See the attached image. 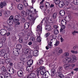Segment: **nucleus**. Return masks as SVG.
Here are the masks:
<instances>
[{
	"mask_svg": "<svg viewBox=\"0 0 78 78\" xmlns=\"http://www.w3.org/2000/svg\"><path fill=\"white\" fill-rule=\"evenodd\" d=\"M30 74V78H33L36 77V74L35 73H32Z\"/></svg>",
	"mask_w": 78,
	"mask_h": 78,
	"instance_id": "obj_22",
	"label": "nucleus"
},
{
	"mask_svg": "<svg viewBox=\"0 0 78 78\" xmlns=\"http://www.w3.org/2000/svg\"><path fill=\"white\" fill-rule=\"evenodd\" d=\"M26 13L27 14H31V12L30 10H29V9H27L26 10Z\"/></svg>",
	"mask_w": 78,
	"mask_h": 78,
	"instance_id": "obj_45",
	"label": "nucleus"
},
{
	"mask_svg": "<svg viewBox=\"0 0 78 78\" xmlns=\"http://www.w3.org/2000/svg\"><path fill=\"white\" fill-rule=\"evenodd\" d=\"M17 75L20 78H21L23 75V71L22 70H20L17 72Z\"/></svg>",
	"mask_w": 78,
	"mask_h": 78,
	"instance_id": "obj_8",
	"label": "nucleus"
},
{
	"mask_svg": "<svg viewBox=\"0 0 78 78\" xmlns=\"http://www.w3.org/2000/svg\"><path fill=\"white\" fill-rule=\"evenodd\" d=\"M64 30L63 29L61 28V29H60V32H61V33L63 32V31H64V30Z\"/></svg>",
	"mask_w": 78,
	"mask_h": 78,
	"instance_id": "obj_61",
	"label": "nucleus"
},
{
	"mask_svg": "<svg viewBox=\"0 0 78 78\" xmlns=\"http://www.w3.org/2000/svg\"><path fill=\"white\" fill-rule=\"evenodd\" d=\"M59 14L61 16H64L65 14H66V12L65 11L61 10L59 12Z\"/></svg>",
	"mask_w": 78,
	"mask_h": 78,
	"instance_id": "obj_14",
	"label": "nucleus"
},
{
	"mask_svg": "<svg viewBox=\"0 0 78 78\" xmlns=\"http://www.w3.org/2000/svg\"><path fill=\"white\" fill-rule=\"evenodd\" d=\"M45 5L46 7H47L48 6H50V3L47 2L45 3Z\"/></svg>",
	"mask_w": 78,
	"mask_h": 78,
	"instance_id": "obj_50",
	"label": "nucleus"
},
{
	"mask_svg": "<svg viewBox=\"0 0 78 78\" xmlns=\"http://www.w3.org/2000/svg\"><path fill=\"white\" fill-rule=\"evenodd\" d=\"M73 5H70L67 8V9H71L73 7Z\"/></svg>",
	"mask_w": 78,
	"mask_h": 78,
	"instance_id": "obj_49",
	"label": "nucleus"
},
{
	"mask_svg": "<svg viewBox=\"0 0 78 78\" xmlns=\"http://www.w3.org/2000/svg\"><path fill=\"white\" fill-rule=\"evenodd\" d=\"M16 47L17 48H17L19 51H20V49H21V48H22V45L20 44H17L16 46Z\"/></svg>",
	"mask_w": 78,
	"mask_h": 78,
	"instance_id": "obj_19",
	"label": "nucleus"
},
{
	"mask_svg": "<svg viewBox=\"0 0 78 78\" xmlns=\"http://www.w3.org/2000/svg\"><path fill=\"white\" fill-rule=\"evenodd\" d=\"M58 76L60 78H64V75L60 73H58Z\"/></svg>",
	"mask_w": 78,
	"mask_h": 78,
	"instance_id": "obj_24",
	"label": "nucleus"
},
{
	"mask_svg": "<svg viewBox=\"0 0 78 78\" xmlns=\"http://www.w3.org/2000/svg\"><path fill=\"white\" fill-rule=\"evenodd\" d=\"M56 72V70L54 68L52 69L51 70V76H53L55 75V74Z\"/></svg>",
	"mask_w": 78,
	"mask_h": 78,
	"instance_id": "obj_16",
	"label": "nucleus"
},
{
	"mask_svg": "<svg viewBox=\"0 0 78 78\" xmlns=\"http://www.w3.org/2000/svg\"><path fill=\"white\" fill-rule=\"evenodd\" d=\"M38 51L37 50H35L34 51H33V55L34 56H38Z\"/></svg>",
	"mask_w": 78,
	"mask_h": 78,
	"instance_id": "obj_15",
	"label": "nucleus"
},
{
	"mask_svg": "<svg viewBox=\"0 0 78 78\" xmlns=\"http://www.w3.org/2000/svg\"><path fill=\"white\" fill-rule=\"evenodd\" d=\"M13 7L14 4H11L9 6V9L10 10H12V9H13Z\"/></svg>",
	"mask_w": 78,
	"mask_h": 78,
	"instance_id": "obj_31",
	"label": "nucleus"
},
{
	"mask_svg": "<svg viewBox=\"0 0 78 78\" xmlns=\"http://www.w3.org/2000/svg\"><path fill=\"white\" fill-rule=\"evenodd\" d=\"M45 29L47 31H50L51 29V27L50 25H48L45 27Z\"/></svg>",
	"mask_w": 78,
	"mask_h": 78,
	"instance_id": "obj_17",
	"label": "nucleus"
},
{
	"mask_svg": "<svg viewBox=\"0 0 78 78\" xmlns=\"http://www.w3.org/2000/svg\"><path fill=\"white\" fill-rule=\"evenodd\" d=\"M19 40V42L20 43H22L23 42V38L22 37H20Z\"/></svg>",
	"mask_w": 78,
	"mask_h": 78,
	"instance_id": "obj_37",
	"label": "nucleus"
},
{
	"mask_svg": "<svg viewBox=\"0 0 78 78\" xmlns=\"http://www.w3.org/2000/svg\"><path fill=\"white\" fill-rule=\"evenodd\" d=\"M74 70H75L76 72H77V71L78 70V68H76L75 69H74Z\"/></svg>",
	"mask_w": 78,
	"mask_h": 78,
	"instance_id": "obj_63",
	"label": "nucleus"
},
{
	"mask_svg": "<svg viewBox=\"0 0 78 78\" xmlns=\"http://www.w3.org/2000/svg\"><path fill=\"white\" fill-rule=\"evenodd\" d=\"M71 52L72 53H73V54H76L77 53H78V51H74V50H71Z\"/></svg>",
	"mask_w": 78,
	"mask_h": 78,
	"instance_id": "obj_44",
	"label": "nucleus"
},
{
	"mask_svg": "<svg viewBox=\"0 0 78 78\" xmlns=\"http://www.w3.org/2000/svg\"><path fill=\"white\" fill-rule=\"evenodd\" d=\"M59 42L58 41H57L55 43V45H56V46L58 45H59Z\"/></svg>",
	"mask_w": 78,
	"mask_h": 78,
	"instance_id": "obj_56",
	"label": "nucleus"
},
{
	"mask_svg": "<svg viewBox=\"0 0 78 78\" xmlns=\"http://www.w3.org/2000/svg\"><path fill=\"white\" fill-rule=\"evenodd\" d=\"M60 39L61 42H62L64 41V39L62 38V37H61Z\"/></svg>",
	"mask_w": 78,
	"mask_h": 78,
	"instance_id": "obj_60",
	"label": "nucleus"
},
{
	"mask_svg": "<svg viewBox=\"0 0 78 78\" xmlns=\"http://www.w3.org/2000/svg\"><path fill=\"white\" fill-rule=\"evenodd\" d=\"M36 41L40 42H41V40L39 38V37H38L36 39Z\"/></svg>",
	"mask_w": 78,
	"mask_h": 78,
	"instance_id": "obj_42",
	"label": "nucleus"
},
{
	"mask_svg": "<svg viewBox=\"0 0 78 78\" xmlns=\"http://www.w3.org/2000/svg\"><path fill=\"white\" fill-rule=\"evenodd\" d=\"M30 39L32 41L34 42L35 41V40H36V39L34 37H32L30 38Z\"/></svg>",
	"mask_w": 78,
	"mask_h": 78,
	"instance_id": "obj_46",
	"label": "nucleus"
},
{
	"mask_svg": "<svg viewBox=\"0 0 78 78\" xmlns=\"http://www.w3.org/2000/svg\"><path fill=\"white\" fill-rule=\"evenodd\" d=\"M27 12L25 11H22L21 12V16H23V17H27Z\"/></svg>",
	"mask_w": 78,
	"mask_h": 78,
	"instance_id": "obj_18",
	"label": "nucleus"
},
{
	"mask_svg": "<svg viewBox=\"0 0 78 78\" xmlns=\"http://www.w3.org/2000/svg\"><path fill=\"white\" fill-rule=\"evenodd\" d=\"M1 54V55H2V56H4V58H8V57H6V54H5V50H4V49H2L0 51Z\"/></svg>",
	"mask_w": 78,
	"mask_h": 78,
	"instance_id": "obj_5",
	"label": "nucleus"
},
{
	"mask_svg": "<svg viewBox=\"0 0 78 78\" xmlns=\"http://www.w3.org/2000/svg\"><path fill=\"white\" fill-rule=\"evenodd\" d=\"M28 19H29V20H31L32 22H33L32 23H34V20H35V18L34 17V16L33 15H30V16L29 17Z\"/></svg>",
	"mask_w": 78,
	"mask_h": 78,
	"instance_id": "obj_6",
	"label": "nucleus"
},
{
	"mask_svg": "<svg viewBox=\"0 0 78 78\" xmlns=\"http://www.w3.org/2000/svg\"><path fill=\"white\" fill-rule=\"evenodd\" d=\"M49 34H50L49 33H46L45 34V37H47L48 36H49Z\"/></svg>",
	"mask_w": 78,
	"mask_h": 78,
	"instance_id": "obj_52",
	"label": "nucleus"
},
{
	"mask_svg": "<svg viewBox=\"0 0 78 78\" xmlns=\"http://www.w3.org/2000/svg\"><path fill=\"white\" fill-rule=\"evenodd\" d=\"M44 62V61L42 60H40V61L39 62V63L40 64H42V63Z\"/></svg>",
	"mask_w": 78,
	"mask_h": 78,
	"instance_id": "obj_54",
	"label": "nucleus"
},
{
	"mask_svg": "<svg viewBox=\"0 0 78 78\" xmlns=\"http://www.w3.org/2000/svg\"><path fill=\"white\" fill-rule=\"evenodd\" d=\"M0 5L1 8H3V6H4L2 2H1Z\"/></svg>",
	"mask_w": 78,
	"mask_h": 78,
	"instance_id": "obj_55",
	"label": "nucleus"
},
{
	"mask_svg": "<svg viewBox=\"0 0 78 78\" xmlns=\"http://www.w3.org/2000/svg\"><path fill=\"white\" fill-rule=\"evenodd\" d=\"M2 3L4 5V6H6L7 5L6 4V2H2Z\"/></svg>",
	"mask_w": 78,
	"mask_h": 78,
	"instance_id": "obj_53",
	"label": "nucleus"
},
{
	"mask_svg": "<svg viewBox=\"0 0 78 78\" xmlns=\"http://www.w3.org/2000/svg\"><path fill=\"white\" fill-rule=\"evenodd\" d=\"M64 2H63L62 1H60L59 4V8H63L64 7Z\"/></svg>",
	"mask_w": 78,
	"mask_h": 78,
	"instance_id": "obj_12",
	"label": "nucleus"
},
{
	"mask_svg": "<svg viewBox=\"0 0 78 78\" xmlns=\"http://www.w3.org/2000/svg\"><path fill=\"white\" fill-rule=\"evenodd\" d=\"M33 64V60L32 59L29 60L28 61L27 63V66H31Z\"/></svg>",
	"mask_w": 78,
	"mask_h": 78,
	"instance_id": "obj_9",
	"label": "nucleus"
},
{
	"mask_svg": "<svg viewBox=\"0 0 78 78\" xmlns=\"http://www.w3.org/2000/svg\"><path fill=\"white\" fill-rule=\"evenodd\" d=\"M56 15H57V13H54L52 15V17H53L54 19H56Z\"/></svg>",
	"mask_w": 78,
	"mask_h": 78,
	"instance_id": "obj_39",
	"label": "nucleus"
},
{
	"mask_svg": "<svg viewBox=\"0 0 78 78\" xmlns=\"http://www.w3.org/2000/svg\"><path fill=\"white\" fill-rule=\"evenodd\" d=\"M17 8L19 10H22L23 9V6L21 4H19L17 6Z\"/></svg>",
	"mask_w": 78,
	"mask_h": 78,
	"instance_id": "obj_10",
	"label": "nucleus"
},
{
	"mask_svg": "<svg viewBox=\"0 0 78 78\" xmlns=\"http://www.w3.org/2000/svg\"><path fill=\"white\" fill-rule=\"evenodd\" d=\"M28 39V37H24V40H27V39Z\"/></svg>",
	"mask_w": 78,
	"mask_h": 78,
	"instance_id": "obj_64",
	"label": "nucleus"
},
{
	"mask_svg": "<svg viewBox=\"0 0 78 78\" xmlns=\"http://www.w3.org/2000/svg\"><path fill=\"white\" fill-rule=\"evenodd\" d=\"M73 3L75 5H78V0H73Z\"/></svg>",
	"mask_w": 78,
	"mask_h": 78,
	"instance_id": "obj_28",
	"label": "nucleus"
},
{
	"mask_svg": "<svg viewBox=\"0 0 78 78\" xmlns=\"http://www.w3.org/2000/svg\"><path fill=\"white\" fill-rule=\"evenodd\" d=\"M26 70L28 71L29 72H31L33 70V69L30 68V67H27Z\"/></svg>",
	"mask_w": 78,
	"mask_h": 78,
	"instance_id": "obj_25",
	"label": "nucleus"
},
{
	"mask_svg": "<svg viewBox=\"0 0 78 78\" xmlns=\"http://www.w3.org/2000/svg\"><path fill=\"white\" fill-rule=\"evenodd\" d=\"M30 27V23H26L24 25V27L25 30H27Z\"/></svg>",
	"mask_w": 78,
	"mask_h": 78,
	"instance_id": "obj_11",
	"label": "nucleus"
},
{
	"mask_svg": "<svg viewBox=\"0 0 78 78\" xmlns=\"http://www.w3.org/2000/svg\"><path fill=\"white\" fill-rule=\"evenodd\" d=\"M11 72V68H8L7 70H6V72Z\"/></svg>",
	"mask_w": 78,
	"mask_h": 78,
	"instance_id": "obj_47",
	"label": "nucleus"
},
{
	"mask_svg": "<svg viewBox=\"0 0 78 78\" xmlns=\"http://www.w3.org/2000/svg\"><path fill=\"white\" fill-rule=\"evenodd\" d=\"M64 5L66 6H68L69 5V2L66 1L64 2Z\"/></svg>",
	"mask_w": 78,
	"mask_h": 78,
	"instance_id": "obj_34",
	"label": "nucleus"
},
{
	"mask_svg": "<svg viewBox=\"0 0 78 78\" xmlns=\"http://www.w3.org/2000/svg\"><path fill=\"white\" fill-rule=\"evenodd\" d=\"M21 61L23 62H26V58H23L20 59Z\"/></svg>",
	"mask_w": 78,
	"mask_h": 78,
	"instance_id": "obj_36",
	"label": "nucleus"
},
{
	"mask_svg": "<svg viewBox=\"0 0 78 78\" xmlns=\"http://www.w3.org/2000/svg\"><path fill=\"white\" fill-rule=\"evenodd\" d=\"M13 19H14V16H11L9 18V20L7 21V23L12 25L13 24V22L15 23L16 21H17L16 22L17 24V25H20V22H19V21H20L22 19V16H21L19 15H16L15 16V19H14L12 20ZM11 20H12V22H11Z\"/></svg>",
	"mask_w": 78,
	"mask_h": 78,
	"instance_id": "obj_1",
	"label": "nucleus"
},
{
	"mask_svg": "<svg viewBox=\"0 0 78 78\" xmlns=\"http://www.w3.org/2000/svg\"><path fill=\"white\" fill-rule=\"evenodd\" d=\"M10 75V74L8 73H5V76H9Z\"/></svg>",
	"mask_w": 78,
	"mask_h": 78,
	"instance_id": "obj_57",
	"label": "nucleus"
},
{
	"mask_svg": "<svg viewBox=\"0 0 78 78\" xmlns=\"http://www.w3.org/2000/svg\"><path fill=\"white\" fill-rule=\"evenodd\" d=\"M32 0V3L33 5L34 3H35V2H36V0Z\"/></svg>",
	"mask_w": 78,
	"mask_h": 78,
	"instance_id": "obj_62",
	"label": "nucleus"
},
{
	"mask_svg": "<svg viewBox=\"0 0 78 78\" xmlns=\"http://www.w3.org/2000/svg\"><path fill=\"white\" fill-rule=\"evenodd\" d=\"M67 23V22H66V21L65 20H62L61 21V24H62V25H63V24H65V25H66Z\"/></svg>",
	"mask_w": 78,
	"mask_h": 78,
	"instance_id": "obj_30",
	"label": "nucleus"
},
{
	"mask_svg": "<svg viewBox=\"0 0 78 78\" xmlns=\"http://www.w3.org/2000/svg\"><path fill=\"white\" fill-rule=\"evenodd\" d=\"M1 70L3 72H6V68L4 66L2 67L1 68Z\"/></svg>",
	"mask_w": 78,
	"mask_h": 78,
	"instance_id": "obj_32",
	"label": "nucleus"
},
{
	"mask_svg": "<svg viewBox=\"0 0 78 78\" xmlns=\"http://www.w3.org/2000/svg\"><path fill=\"white\" fill-rule=\"evenodd\" d=\"M5 63L6 64H9L11 62V58H7L5 59Z\"/></svg>",
	"mask_w": 78,
	"mask_h": 78,
	"instance_id": "obj_23",
	"label": "nucleus"
},
{
	"mask_svg": "<svg viewBox=\"0 0 78 78\" xmlns=\"http://www.w3.org/2000/svg\"><path fill=\"white\" fill-rule=\"evenodd\" d=\"M37 31L38 33L39 32L41 33L42 32V27L40 26L39 25L37 27Z\"/></svg>",
	"mask_w": 78,
	"mask_h": 78,
	"instance_id": "obj_13",
	"label": "nucleus"
},
{
	"mask_svg": "<svg viewBox=\"0 0 78 78\" xmlns=\"http://www.w3.org/2000/svg\"><path fill=\"white\" fill-rule=\"evenodd\" d=\"M6 30L5 29H2L0 30V34L2 36H5L6 34Z\"/></svg>",
	"mask_w": 78,
	"mask_h": 78,
	"instance_id": "obj_7",
	"label": "nucleus"
},
{
	"mask_svg": "<svg viewBox=\"0 0 78 78\" xmlns=\"http://www.w3.org/2000/svg\"><path fill=\"white\" fill-rule=\"evenodd\" d=\"M12 38L13 42H14L16 40V37H12Z\"/></svg>",
	"mask_w": 78,
	"mask_h": 78,
	"instance_id": "obj_51",
	"label": "nucleus"
},
{
	"mask_svg": "<svg viewBox=\"0 0 78 78\" xmlns=\"http://www.w3.org/2000/svg\"><path fill=\"white\" fill-rule=\"evenodd\" d=\"M64 56H66V57H68L69 55V54L68 52H65L64 54Z\"/></svg>",
	"mask_w": 78,
	"mask_h": 78,
	"instance_id": "obj_40",
	"label": "nucleus"
},
{
	"mask_svg": "<svg viewBox=\"0 0 78 78\" xmlns=\"http://www.w3.org/2000/svg\"><path fill=\"white\" fill-rule=\"evenodd\" d=\"M29 51H30V50L28 48L26 49L24 51V52L25 54H27L29 53Z\"/></svg>",
	"mask_w": 78,
	"mask_h": 78,
	"instance_id": "obj_27",
	"label": "nucleus"
},
{
	"mask_svg": "<svg viewBox=\"0 0 78 78\" xmlns=\"http://www.w3.org/2000/svg\"><path fill=\"white\" fill-rule=\"evenodd\" d=\"M17 68L19 70H22V66L20 65H18L17 66Z\"/></svg>",
	"mask_w": 78,
	"mask_h": 78,
	"instance_id": "obj_38",
	"label": "nucleus"
},
{
	"mask_svg": "<svg viewBox=\"0 0 78 78\" xmlns=\"http://www.w3.org/2000/svg\"><path fill=\"white\" fill-rule=\"evenodd\" d=\"M3 47V43L2 42H0V48Z\"/></svg>",
	"mask_w": 78,
	"mask_h": 78,
	"instance_id": "obj_59",
	"label": "nucleus"
},
{
	"mask_svg": "<svg viewBox=\"0 0 78 78\" xmlns=\"http://www.w3.org/2000/svg\"><path fill=\"white\" fill-rule=\"evenodd\" d=\"M55 3L56 5H59L60 2L59 0H54Z\"/></svg>",
	"mask_w": 78,
	"mask_h": 78,
	"instance_id": "obj_33",
	"label": "nucleus"
},
{
	"mask_svg": "<svg viewBox=\"0 0 78 78\" xmlns=\"http://www.w3.org/2000/svg\"><path fill=\"white\" fill-rule=\"evenodd\" d=\"M54 33L55 34H58L59 33V30L57 29H55L54 30Z\"/></svg>",
	"mask_w": 78,
	"mask_h": 78,
	"instance_id": "obj_29",
	"label": "nucleus"
},
{
	"mask_svg": "<svg viewBox=\"0 0 78 78\" xmlns=\"http://www.w3.org/2000/svg\"><path fill=\"white\" fill-rule=\"evenodd\" d=\"M40 67L41 68L40 72L41 75H44V76H47L48 74L50 75V74L48 71H47V72H46V69H45V68L44 66H41Z\"/></svg>",
	"mask_w": 78,
	"mask_h": 78,
	"instance_id": "obj_3",
	"label": "nucleus"
},
{
	"mask_svg": "<svg viewBox=\"0 0 78 78\" xmlns=\"http://www.w3.org/2000/svg\"><path fill=\"white\" fill-rule=\"evenodd\" d=\"M13 54L14 55H15V56H18L19 55V53H20V51H19L17 48H13Z\"/></svg>",
	"mask_w": 78,
	"mask_h": 78,
	"instance_id": "obj_4",
	"label": "nucleus"
},
{
	"mask_svg": "<svg viewBox=\"0 0 78 78\" xmlns=\"http://www.w3.org/2000/svg\"><path fill=\"white\" fill-rule=\"evenodd\" d=\"M5 62V60L4 59H0V64H3Z\"/></svg>",
	"mask_w": 78,
	"mask_h": 78,
	"instance_id": "obj_35",
	"label": "nucleus"
},
{
	"mask_svg": "<svg viewBox=\"0 0 78 78\" xmlns=\"http://www.w3.org/2000/svg\"><path fill=\"white\" fill-rule=\"evenodd\" d=\"M37 69L38 71L37 73V76H38L39 75V73H40V70H41V67H39Z\"/></svg>",
	"mask_w": 78,
	"mask_h": 78,
	"instance_id": "obj_26",
	"label": "nucleus"
},
{
	"mask_svg": "<svg viewBox=\"0 0 78 78\" xmlns=\"http://www.w3.org/2000/svg\"><path fill=\"white\" fill-rule=\"evenodd\" d=\"M0 78H5V76L3 74H0Z\"/></svg>",
	"mask_w": 78,
	"mask_h": 78,
	"instance_id": "obj_41",
	"label": "nucleus"
},
{
	"mask_svg": "<svg viewBox=\"0 0 78 78\" xmlns=\"http://www.w3.org/2000/svg\"><path fill=\"white\" fill-rule=\"evenodd\" d=\"M57 51L59 53H62L63 52L62 50L60 48H57L56 49Z\"/></svg>",
	"mask_w": 78,
	"mask_h": 78,
	"instance_id": "obj_21",
	"label": "nucleus"
},
{
	"mask_svg": "<svg viewBox=\"0 0 78 78\" xmlns=\"http://www.w3.org/2000/svg\"><path fill=\"white\" fill-rule=\"evenodd\" d=\"M11 75H10V76H6L5 78H11Z\"/></svg>",
	"mask_w": 78,
	"mask_h": 78,
	"instance_id": "obj_58",
	"label": "nucleus"
},
{
	"mask_svg": "<svg viewBox=\"0 0 78 78\" xmlns=\"http://www.w3.org/2000/svg\"><path fill=\"white\" fill-rule=\"evenodd\" d=\"M21 21L23 23H24L26 22V19L24 18H23L21 19Z\"/></svg>",
	"mask_w": 78,
	"mask_h": 78,
	"instance_id": "obj_43",
	"label": "nucleus"
},
{
	"mask_svg": "<svg viewBox=\"0 0 78 78\" xmlns=\"http://www.w3.org/2000/svg\"><path fill=\"white\" fill-rule=\"evenodd\" d=\"M78 60V58L76 56L73 57L72 59L70 57H68L66 59L64 58L63 60V63L65 64H70V63H74Z\"/></svg>",
	"mask_w": 78,
	"mask_h": 78,
	"instance_id": "obj_2",
	"label": "nucleus"
},
{
	"mask_svg": "<svg viewBox=\"0 0 78 78\" xmlns=\"http://www.w3.org/2000/svg\"><path fill=\"white\" fill-rule=\"evenodd\" d=\"M60 26L62 27L61 28H62V29H63V30L65 29V28H66V26H64V25L63 24H62V23L61 25Z\"/></svg>",
	"mask_w": 78,
	"mask_h": 78,
	"instance_id": "obj_48",
	"label": "nucleus"
},
{
	"mask_svg": "<svg viewBox=\"0 0 78 78\" xmlns=\"http://www.w3.org/2000/svg\"><path fill=\"white\" fill-rule=\"evenodd\" d=\"M62 66L59 67L58 69V73H62Z\"/></svg>",
	"mask_w": 78,
	"mask_h": 78,
	"instance_id": "obj_20",
	"label": "nucleus"
}]
</instances>
